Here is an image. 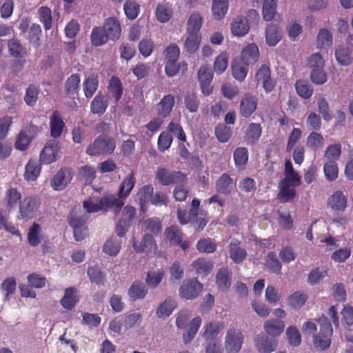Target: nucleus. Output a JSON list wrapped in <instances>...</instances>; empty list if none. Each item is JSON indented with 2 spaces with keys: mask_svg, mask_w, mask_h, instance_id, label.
Returning <instances> with one entry per match:
<instances>
[{
  "mask_svg": "<svg viewBox=\"0 0 353 353\" xmlns=\"http://www.w3.org/2000/svg\"><path fill=\"white\" fill-rule=\"evenodd\" d=\"M144 224L145 225V230L148 232V234L152 235H157L161 232L162 225L161 222L159 219L151 218L147 219Z\"/></svg>",
  "mask_w": 353,
  "mask_h": 353,
  "instance_id": "obj_63",
  "label": "nucleus"
},
{
  "mask_svg": "<svg viewBox=\"0 0 353 353\" xmlns=\"http://www.w3.org/2000/svg\"><path fill=\"white\" fill-rule=\"evenodd\" d=\"M203 24V18L200 13L192 12L189 17L187 22V33L200 34L199 31Z\"/></svg>",
  "mask_w": 353,
  "mask_h": 353,
  "instance_id": "obj_22",
  "label": "nucleus"
},
{
  "mask_svg": "<svg viewBox=\"0 0 353 353\" xmlns=\"http://www.w3.org/2000/svg\"><path fill=\"white\" fill-rule=\"evenodd\" d=\"M79 301L77 297V290L76 288L70 287L65 290L64 295L60 301L61 305L66 310L72 309Z\"/></svg>",
  "mask_w": 353,
  "mask_h": 353,
  "instance_id": "obj_18",
  "label": "nucleus"
},
{
  "mask_svg": "<svg viewBox=\"0 0 353 353\" xmlns=\"http://www.w3.org/2000/svg\"><path fill=\"white\" fill-rule=\"evenodd\" d=\"M330 208L339 212H343L347 205V198L341 191H336L328 199Z\"/></svg>",
  "mask_w": 353,
  "mask_h": 353,
  "instance_id": "obj_21",
  "label": "nucleus"
},
{
  "mask_svg": "<svg viewBox=\"0 0 353 353\" xmlns=\"http://www.w3.org/2000/svg\"><path fill=\"white\" fill-rule=\"evenodd\" d=\"M166 132H168L171 135H174L181 142H186L187 141L185 133L179 123L171 121L167 127Z\"/></svg>",
  "mask_w": 353,
  "mask_h": 353,
  "instance_id": "obj_54",
  "label": "nucleus"
},
{
  "mask_svg": "<svg viewBox=\"0 0 353 353\" xmlns=\"http://www.w3.org/2000/svg\"><path fill=\"white\" fill-rule=\"evenodd\" d=\"M233 158L236 167L239 170H243L248 161V150L245 147L237 148L233 153Z\"/></svg>",
  "mask_w": 353,
  "mask_h": 353,
  "instance_id": "obj_35",
  "label": "nucleus"
},
{
  "mask_svg": "<svg viewBox=\"0 0 353 353\" xmlns=\"http://www.w3.org/2000/svg\"><path fill=\"white\" fill-rule=\"evenodd\" d=\"M248 65L239 59H234L232 64V72L234 78L239 81H243L248 72Z\"/></svg>",
  "mask_w": 353,
  "mask_h": 353,
  "instance_id": "obj_25",
  "label": "nucleus"
},
{
  "mask_svg": "<svg viewBox=\"0 0 353 353\" xmlns=\"http://www.w3.org/2000/svg\"><path fill=\"white\" fill-rule=\"evenodd\" d=\"M218 288L221 290H228L231 285V275L227 268H220L216 276Z\"/></svg>",
  "mask_w": 353,
  "mask_h": 353,
  "instance_id": "obj_38",
  "label": "nucleus"
},
{
  "mask_svg": "<svg viewBox=\"0 0 353 353\" xmlns=\"http://www.w3.org/2000/svg\"><path fill=\"white\" fill-rule=\"evenodd\" d=\"M243 339V334L240 330L236 328L229 329L225 339L226 352L228 353L239 352L242 347Z\"/></svg>",
  "mask_w": 353,
  "mask_h": 353,
  "instance_id": "obj_4",
  "label": "nucleus"
},
{
  "mask_svg": "<svg viewBox=\"0 0 353 353\" xmlns=\"http://www.w3.org/2000/svg\"><path fill=\"white\" fill-rule=\"evenodd\" d=\"M102 28L110 40L116 41L119 39L121 33L120 22L115 17H109L105 20Z\"/></svg>",
  "mask_w": 353,
  "mask_h": 353,
  "instance_id": "obj_13",
  "label": "nucleus"
},
{
  "mask_svg": "<svg viewBox=\"0 0 353 353\" xmlns=\"http://www.w3.org/2000/svg\"><path fill=\"white\" fill-rule=\"evenodd\" d=\"M306 144L311 149L317 150L323 147L324 138L321 134L316 132H312L308 135Z\"/></svg>",
  "mask_w": 353,
  "mask_h": 353,
  "instance_id": "obj_56",
  "label": "nucleus"
},
{
  "mask_svg": "<svg viewBox=\"0 0 353 353\" xmlns=\"http://www.w3.org/2000/svg\"><path fill=\"white\" fill-rule=\"evenodd\" d=\"M192 267L198 274L206 276L212 271L214 264L210 260L199 258L193 262Z\"/></svg>",
  "mask_w": 353,
  "mask_h": 353,
  "instance_id": "obj_30",
  "label": "nucleus"
},
{
  "mask_svg": "<svg viewBox=\"0 0 353 353\" xmlns=\"http://www.w3.org/2000/svg\"><path fill=\"white\" fill-rule=\"evenodd\" d=\"M203 290V285L197 279H192L183 281L179 290L181 298L192 300L196 299Z\"/></svg>",
  "mask_w": 353,
  "mask_h": 353,
  "instance_id": "obj_6",
  "label": "nucleus"
},
{
  "mask_svg": "<svg viewBox=\"0 0 353 353\" xmlns=\"http://www.w3.org/2000/svg\"><path fill=\"white\" fill-rule=\"evenodd\" d=\"M276 0H264L263 3V17L265 21H272L276 13Z\"/></svg>",
  "mask_w": 353,
  "mask_h": 353,
  "instance_id": "obj_49",
  "label": "nucleus"
},
{
  "mask_svg": "<svg viewBox=\"0 0 353 353\" xmlns=\"http://www.w3.org/2000/svg\"><path fill=\"white\" fill-rule=\"evenodd\" d=\"M108 91L112 96L118 101L123 94V88L121 81L117 78L112 77L109 82Z\"/></svg>",
  "mask_w": 353,
  "mask_h": 353,
  "instance_id": "obj_53",
  "label": "nucleus"
},
{
  "mask_svg": "<svg viewBox=\"0 0 353 353\" xmlns=\"http://www.w3.org/2000/svg\"><path fill=\"white\" fill-rule=\"evenodd\" d=\"M297 94L302 98L307 99L313 94V89L308 82L304 80H297L295 83Z\"/></svg>",
  "mask_w": 353,
  "mask_h": 353,
  "instance_id": "obj_52",
  "label": "nucleus"
},
{
  "mask_svg": "<svg viewBox=\"0 0 353 353\" xmlns=\"http://www.w3.org/2000/svg\"><path fill=\"white\" fill-rule=\"evenodd\" d=\"M284 329V323L277 319H271L265 321L264 330L270 337L279 336Z\"/></svg>",
  "mask_w": 353,
  "mask_h": 353,
  "instance_id": "obj_27",
  "label": "nucleus"
},
{
  "mask_svg": "<svg viewBox=\"0 0 353 353\" xmlns=\"http://www.w3.org/2000/svg\"><path fill=\"white\" fill-rule=\"evenodd\" d=\"M259 57V52L257 46L254 43H250L242 50L240 59L247 64H250L257 61Z\"/></svg>",
  "mask_w": 353,
  "mask_h": 353,
  "instance_id": "obj_19",
  "label": "nucleus"
},
{
  "mask_svg": "<svg viewBox=\"0 0 353 353\" xmlns=\"http://www.w3.org/2000/svg\"><path fill=\"white\" fill-rule=\"evenodd\" d=\"M250 30L247 18L243 16H237L231 23V32L237 37L245 35Z\"/></svg>",
  "mask_w": 353,
  "mask_h": 353,
  "instance_id": "obj_15",
  "label": "nucleus"
},
{
  "mask_svg": "<svg viewBox=\"0 0 353 353\" xmlns=\"http://www.w3.org/2000/svg\"><path fill=\"white\" fill-rule=\"evenodd\" d=\"M323 172L327 180L334 181L338 177L339 169L334 161H327L323 166Z\"/></svg>",
  "mask_w": 353,
  "mask_h": 353,
  "instance_id": "obj_57",
  "label": "nucleus"
},
{
  "mask_svg": "<svg viewBox=\"0 0 353 353\" xmlns=\"http://www.w3.org/2000/svg\"><path fill=\"white\" fill-rule=\"evenodd\" d=\"M156 178L163 185L170 184H183L187 181V176L180 171H172L165 168H159Z\"/></svg>",
  "mask_w": 353,
  "mask_h": 353,
  "instance_id": "obj_3",
  "label": "nucleus"
},
{
  "mask_svg": "<svg viewBox=\"0 0 353 353\" xmlns=\"http://www.w3.org/2000/svg\"><path fill=\"white\" fill-rule=\"evenodd\" d=\"M201 34H188L183 44L184 50L190 55L193 54L201 43Z\"/></svg>",
  "mask_w": 353,
  "mask_h": 353,
  "instance_id": "obj_44",
  "label": "nucleus"
},
{
  "mask_svg": "<svg viewBox=\"0 0 353 353\" xmlns=\"http://www.w3.org/2000/svg\"><path fill=\"white\" fill-rule=\"evenodd\" d=\"M333 37L330 30L325 28L320 29L317 37L316 45L319 48H326L332 45Z\"/></svg>",
  "mask_w": 353,
  "mask_h": 353,
  "instance_id": "obj_46",
  "label": "nucleus"
},
{
  "mask_svg": "<svg viewBox=\"0 0 353 353\" xmlns=\"http://www.w3.org/2000/svg\"><path fill=\"white\" fill-rule=\"evenodd\" d=\"M234 187L233 179L227 173H223L216 181V189L221 194L228 195Z\"/></svg>",
  "mask_w": 353,
  "mask_h": 353,
  "instance_id": "obj_17",
  "label": "nucleus"
},
{
  "mask_svg": "<svg viewBox=\"0 0 353 353\" xmlns=\"http://www.w3.org/2000/svg\"><path fill=\"white\" fill-rule=\"evenodd\" d=\"M80 85V77L78 74H73L70 76L64 85L65 92L70 97L74 96L78 93Z\"/></svg>",
  "mask_w": 353,
  "mask_h": 353,
  "instance_id": "obj_40",
  "label": "nucleus"
},
{
  "mask_svg": "<svg viewBox=\"0 0 353 353\" xmlns=\"http://www.w3.org/2000/svg\"><path fill=\"white\" fill-rule=\"evenodd\" d=\"M132 246L134 250L139 253L146 252L147 254H154L157 250V245L153 236L148 233H146L143 236L141 242H137L134 240Z\"/></svg>",
  "mask_w": 353,
  "mask_h": 353,
  "instance_id": "obj_11",
  "label": "nucleus"
},
{
  "mask_svg": "<svg viewBox=\"0 0 353 353\" xmlns=\"http://www.w3.org/2000/svg\"><path fill=\"white\" fill-rule=\"evenodd\" d=\"M255 345L260 353H271L277 347L276 340L263 333L256 336L254 339Z\"/></svg>",
  "mask_w": 353,
  "mask_h": 353,
  "instance_id": "obj_8",
  "label": "nucleus"
},
{
  "mask_svg": "<svg viewBox=\"0 0 353 353\" xmlns=\"http://www.w3.org/2000/svg\"><path fill=\"white\" fill-rule=\"evenodd\" d=\"M65 127V123L63 119L58 111H54L50 117V128L51 136L53 138L59 137Z\"/></svg>",
  "mask_w": 353,
  "mask_h": 353,
  "instance_id": "obj_16",
  "label": "nucleus"
},
{
  "mask_svg": "<svg viewBox=\"0 0 353 353\" xmlns=\"http://www.w3.org/2000/svg\"><path fill=\"white\" fill-rule=\"evenodd\" d=\"M145 285L141 282H134L128 289V294L132 301L143 299L147 294Z\"/></svg>",
  "mask_w": 353,
  "mask_h": 353,
  "instance_id": "obj_31",
  "label": "nucleus"
},
{
  "mask_svg": "<svg viewBox=\"0 0 353 353\" xmlns=\"http://www.w3.org/2000/svg\"><path fill=\"white\" fill-rule=\"evenodd\" d=\"M108 101L105 96L97 95L90 104V110L93 114H103L108 107Z\"/></svg>",
  "mask_w": 353,
  "mask_h": 353,
  "instance_id": "obj_41",
  "label": "nucleus"
},
{
  "mask_svg": "<svg viewBox=\"0 0 353 353\" xmlns=\"http://www.w3.org/2000/svg\"><path fill=\"white\" fill-rule=\"evenodd\" d=\"M89 216L82 211L72 210L69 216L68 221L72 228L85 227Z\"/></svg>",
  "mask_w": 353,
  "mask_h": 353,
  "instance_id": "obj_28",
  "label": "nucleus"
},
{
  "mask_svg": "<svg viewBox=\"0 0 353 353\" xmlns=\"http://www.w3.org/2000/svg\"><path fill=\"white\" fill-rule=\"evenodd\" d=\"M164 234L167 240L170 241V244L176 245L181 243L183 234L176 225H171L167 228L165 230Z\"/></svg>",
  "mask_w": 353,
  "mask_h": 353,
  "instance_id": "obj_48",
  "label": "nucleus"
},
{
  "mask_svg": "<svg viewBox=\"0 0 353 353\" xmlns=\"http://www.w3.org/2000/svg\"><path fill=\"white\" fill-rule=\"evenodd\" d=\"M39 21L43 24L46 30L52 28V11L47 6H41L38 10Z\"/></svg>",
  "mask_w": 353,
  "mask_h": 353,
  "instance_id": "obj_51",
  "label": "nucleus"
},
{
  "mask_svg": "<svg viewBox=\"0 0 353 353\" xmlns=\"http://www.w3.org/2000/svg\"><path fill=\"white\" fill-rule=\"evenodd\" d=\"M83 92L87 98H91L98 88L99 81L94 75L89 76L83 82Z\"/></svg>",
  "mask_w": 353,
  "mask_h": 353,
  "instance_id": "obj_50",
  "label": "nucleus"
},
{
  "mask_svg": "<svg viewBox=\"0 0 353 353\" xmlns=\"http://www.w3.org/2000/svg\"><path fill=\"white\" fill-rule=\"evenodd\" d=\"M39 208V202L34 197H25L19 202V214L22 219L29 220L34 218Z\"/></svg>",
  "mask_w": 353,
  "mask_h": 353,
  "instance_id": "obj_5",
  "label": "nucleus"
},
{
  "mask_svg": "<svg viewBox=\"0 0 353 353\" xmlns=\"http://www.w3.org/2000/svg\"><path fill=\"white\" fill-rule=\"evenodd\" d=\"M342 323L344 326L351 330L353 327V307L349 305H345L341 312Z\"/></svg>",
  "mask_w": 353,
  "mask_h": 353,
  "instance_id": "obj_64",
  "label": "nucleus"
},
{
  "mask_svg": "<svg viewBox=\"0 0 353 353\" xmlns=\"http://www.w3.org/2000/svg\"><path fill=\"white\" fill-rule=\"evenodd\" d=\"M41 168L35 160H30L26 165L24 179L28 181H35L40 174Z\"/></svg>",
  "mask_w": 353,
  "mask_h": 353,
  "instance_id": "obj_43",
  "label": "nucleus"
},
{
  "mask_svg": "<svg viewBox=\"0 0 353 353\" xmlns=\"http://www.w3.org/2000/svg\"><path fill=\"white\" fill-rule=\"evenodd\" d=\"M41 232L42 228L38 223H34L30 228L27 234V239L28 243L32 247H36L40 244L42 239Z\"/></svg>",
  "mask_w": 353,
  "mask_h": 353,
  "instance_id": "obj_32",
  "label": "nucleus"
},
{
  "mask_svg": "<svg viewBox=\"0 0 353 353\" xmlns=\"http://www.w3.org/2000/svg\"><path fill=\"white\" fill-rule=\"evenodd\" d=\"M72 179L70 169H60L50 181L53 190L60 191L65 188Z\"/></svg>",
  "mask_w": 353,
  "mask_h": 353,
  "instance_id": "obj_7",
  "label": "nucleus"
},
{
  "mask_svg": "<svg viewBox=\"0 0 353 353\" xmlns=\"http://www.w3.org/2000/svg\"><path fill=\"white\" fill-rule=\"evenodd\" d=\"M228 10V0H213L212 12L214 19L219 20L225 15Z\"/></svg>",
  "mask_w": 353,
  "mask_h": 353,
  "instance_id": "obj_36",
  "label": "nucleus"
},
{
  "mask_svg": "<svg viewBox=\"0 0 353 353\" xmlns=\"http://www.w3.org/2000/svg\"><path fill=\"white\" fill-rule=\"evenodd\" d=\"M282 38L281 32L274 23H270L265 31V40L269 46H275Z\"/></svg>",
  "mask_w": 353,
  "mask_h": 353,
  "instance_id": "obj_26",
  "label": "nucleus"
},
{
  "mask_svg": "<svg viewBox=\"0 0 353 353\" xmlns=\"http://www.w3.org/2000/svg\"><path fill=\"white\" fill-rule=\"evenodd\" d=\"M265 266L270 272L280 274L282 264L274 252H270L265 256Z\"/></svg>",
  "mask_w": 353,
  "mask_h": 353,
  "instance_id": "obj_47",
  "label": "nucleus"
},
{
  "mask_svg": "<svg viewBox=\"0 0 353 353\" xmlns=\"http://www.w3.org/2000/svg\"><path fill=\"white\" fill-rule=\"evenodd\" d=\"M229 254L235 263H241L247 256V251L241 247V242L236 239L231 240L229 245Z\"/></svg>",
  "mask_w": 353,
  "mask_h": 353,
  "instance_id": "obj_14",
  "label": "nucleus"
},
{
  "mask_svg": "<svg viewBox=\"0 0 353 353\" xmlns=\"http://www.w3.org/2000/svg\"><path fill=\"white\" fill-rule=\"evenodd\" d=\"M224 327V323L221 321H213L209 323L205 326V332L203 334V337L205 340L213 339Z\"/></svg>",
  "mask_w": 353,
  "mask_h": 353,
  "instance_id": "obj_39",
  "label": "nucleus"
},
{
  "mask_svg": "<svg viewBox=\"0 0 353 353\" xmlns=\"http://www.w3.org/2000/svg\"><path fill=\"white\" fill-rule=\"evenodd\" d=\"M90 39L92 45L97 47L101 46L110 40L102 26H95L92 28Z\"/></svg>",
  "mask_w": 353,
  "mask_h": 353,
  "instance_id": "obj_29",
  "label": "nucleus"
},
{
  "mask_svg": "<svg viewBox=\"0 0 353 353\" xmlns=\"http://www.w3.org/2000/svg\"><path fill=\"white\" fill-rule=\"evenodd\" d=\"M121 248V240L119 238L111 237L104 243L103 251L110 256H117Z\"/></svg>",
  "mask_w": 353,
  "mask_h": 353,
  "instance_id": "obj_42",
  "label": "nucleus"
},
{
  "mask_svg": "<svg viewBox=\"0 0 353 353\" xmlns=\"http://www.w3.org/2000/svg\"><path fill=\"white\" fill-rule=\"evenodd\" d=\"M201 324V319L199 316L194 318L190 322L188 331L183 334V341L185 343H189L196 335Z\"/></svg>",
  "mask_w": 353,
  "mask_h": 353,
  "instance_id": "obj_61",
  "label": "nucleus"
},
{
  "mask_svg": "<svg viewBox=\"0 0 353 353\" xmlns=\"http://www.w3.org/2000/svg\"><path fill=\"white\" fill-rule=\"evenodd\" d=\"M164 276V272L162 270L148 272L145 279L147 285L150 288H155L161 282Z\"/></svg>",
  "mask_w": 353,
  "mask_h": 353,
  "instance_id": "obj_55",
  "label": "nucleus"
},
{
  "mask_svg": "<svg viewBox=\"0 0 353 353\" xmlns=\"http://www.w3.org/2000/svg\"><path fill=\"white\" fill-rule=\"evenodd\" d=\"M262 128L260 124L252 123L249 124L245 132V140L248 143L254 144L261 136Z\"/></svg>",
  "mask_w": 353,
  "mask_h": 353,
  "instance_id": "obj_34",
  "label": "nucleus"
},
{
  "mask_svg": "<svg viewBox=\"0 0 353 353\" xmlns=\"http://www.w3.org/2000/svg\"><path fill=\"white\" fill-rule=\"evenodd\" d=\"M176 307V302L170 298H167L161 303L157 309V315L159 318H166L169 316L174 308Z\"/></svg>",
  "mask_w": 353,
  "mask_h": 353,
  "instance_id": "obj_37",
  "label": "nucleus"
},
{
  "mask_svg": "<svg viewBox=\"0 0 353 353\" xmlns=\"http://www.w3.org/2000/svg\"><path fill=\"white\" fill-rule=\"evenodd\" d=\"M59 144L55 141L48 142L40 154V162L50 164L55 161L59 152Z\"/></svg>",
  "mask_w": 353,
  "mask_h": 353,
  "instance_id": "obj_9",
  "label": "nucleus"
},
{
  "mask_svg": "<svg viewBox=\"0 0 353 353\" xmlns=\"http://www.w3.org/2000/svg\"><path fill=\"white\" fill-rule=\"evenodd\" d=\"M154 188L150 185H146L143 186L139 192H138V197L139 200V205L142 211H144V206L145 203L151 200V197L152 196Z\"/></svg>",
  "mask_w": 353,
  "mask_h": 353,
  "instance_id": "obj_59",
  "label": "nucleus"
},
{
  "mask_svg": "<svg viewBox=\"0 0 353 353\" xmlns=\"http://www.w3.org/2000/svg\"><path fill=\"white\" fill-rule=\"evenodd\" d=\"M174 105V97L169 94L164 96L157 105L158 114L162 117H167L172 110Z\"/></svg>",
  "mask_w": 353,
  "mask_h": 353,
  "instance_id": "obj_20",
  "label": "nucleus"
},
{
  "mask_svg": "<svg viewBox=\"0 0 353 353\" xmlns=\"http://www.w3.org/2000/svg\"><path fill=\"white\" fill-rule=\"evenodd\" d=\"M115 147L114 139L105 135H99L88 146L85 152L90 156L109 154L114 152Z\"/></svg>",
  "mask_w": 353,
  "mask_h": 353,
  "instance_id": "obj_2",
  "label": "nucleus"
},
{
  "mask_svg": "<svg viewBox=\"0 0 353 353\" xmlns=\"http://www.w3.org/2000/svg\"><path fill=\"white\" fill-rule=\"evenodd\" d=\"M184 104L187 110L193 113L198 110L200 103L194 93L187 92L184 97Z\"/></svg>",
  "mask_w": 353,
  "mask_h": 353,
  "instance_id": "obj_62",
  "label": "nucleus"
},
{
  "mask_svg": "<svg viewBox=\"0 0 353 353\" xmlns=\"http://www.w3.org/2000/svg\"><path fill=\"white\" fill-rule=\"evenodd\" d=\"M101 210H113L115 213L119 212L124 205V199L115 194L103 196L101 198Z\"/></svg>",
  "mask_w": 353,
  "mask_h": 353,
  "instance_id": "obj_12",
  "label": "nucleus"
},
{
  "mask_svg": "<svg viewBox=\"0 0 353 353\" xmlns=\"http://www.w3.org/2000/svg\"><path fill=\"white\" fill-rule=\"evenodd\" d=\"M0 289L5 300H9L15 293L17 283L14 277L6 278L1 283Z\"/></svg>",
  "mask_w": 353,
  "mask_h": 353,
  "instance_id": "obj_45",
  "label": "nucleus"
},
{
  "mask_svg": "<svg viewBox=\"0 0 353 353\" xmlns=\"http://www.w3.org/2000/svg\"><path fill=\"white\" fill-rule=\"evenodd\" d=\"M8 51L10 55L14 57H21L26 54V49L16 39H10L8 43Z\"/></svg>",
  "mask_w": 353,
  "mask_h": 353,
  "instance_id": "obj_58",
  "label": "nucleus"
},
{
  "mask_svg": "<svg viewBox=\"0 0 353 353\" xmlns=\"http://www.w3.org/2000/svg\"><path fill=\"white\" fill-rule=\"evenodd\" d=\"M258 105V99L251 93H245L240 102L239 112L244 117H250L256 110Z\"/></svg>",
  "mask_w": 353,
  "mask_h": 353,
  "instance_id": "obj_10",
  "label": "nucleus"
},
{
  "mask_svg": "<svg viewBox=\"0 0 353 353\" xmlns=\"http://www.w3.org/2000/svg\"><path fill=\"white\" fill-rule=\"evenodd\" d=\"M21 194L14 188H10L5 193V203L9 210L15 208L17 203L21 201Z\"/></svg>",
  "mask_w": 353,
  "mask_h": 353,
  "instance_id": "obj_33",
  "label": "nucleus"
},
{
  "mask_svg": "<svg viewBox=\"0 0 353 353\" xmlns=\"http://www.w3.org/2000/svg\"><path fill=\"white\" fill-rule=\"evenodd\" d=\"M316 322L319 325L318 333H314L317 330V326L312 321L305 322L302 326V330L306 334H313V343L315 347L324 350L331 345L333 329L329 319L324 315L317 319Z\"/></svg>",
  "mask_w": 353,
  "mask_h": 353,
  "instance_id": "obj_1",
  "label": "nucleus"
},
{
  "mask_svg": "<svg viewBox=\"0 0 353 353\" xmlns=\"http://www.w3.org/2000/svg\"><path fill=\"white\" fill-rule=\"evenodd\" d=\"M307 296L301 292H296L288 297V304L294 309L301 308L306 302Z\"/></svg>",
  "mask_w": 353,
  "mask_h": 353,
  "instance_id": "obj_60",
  "label": "nucleus"
},
{
  "mask_svg": "<svg viewBox=\"0 0 353 353\" xmlns=\"http://www.w3.org/2000/svg\"><path fill=\"white\" fill-rule=\"evenodd\" d=\"M277 198L281 203H289L294 200L296 192L295 187L279 183Z\"/></svg>",
  "mask_w": 353,
  "mask_h": 353,
  "instance_id": "obj_24",
  "label": "nucleus"
},
{
  "mask_svg": "<svg viewBox=\"0 0 353 353\" xmlns=\"http://www.w3.org/2000/svg\"><path fill=\"white\" fill-rule=\"evenodd\" d=\"M136 183L134 174L131 172L125 177L119 189V195L125 199L130 194Z\"/></svg>",
  "mask_w": 353,
  "mask_h": 353,
  "instance_id": "obj_23",
  "label": "nucleus"
}]
</instances>
